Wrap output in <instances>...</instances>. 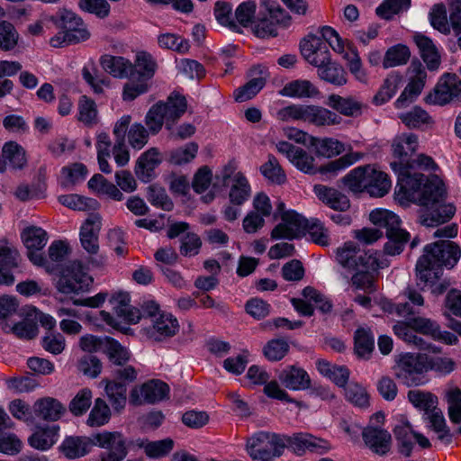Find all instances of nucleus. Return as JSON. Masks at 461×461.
Returning a JSON list of instances; mask_svg holds the SVG:
<instances>
[{
  "label": "nucleus",
  "instance_id": "5fc2aeb1",
  "mask_svg": "<svg viewBox=\"0 0 461 461\" xmlns=\"http://www.w3.org/2000/svg\"><path fill=\"white\" fill-rule=\"evenodd\" d=\"M411 57L408 47L398 44L389 48L384 55L383 66L385 68L406 64Z\"/></svg>",
  "mask_w": 461,
  "mask_h": 461
},
{
  "label": "nucleus",
  "instance_id": "7ed1b4c3",
  "mask_svg": "<svg viewBox=\"0 0 461 461\" xmlns=\"http://www.w3.org/2000/svg\"><path fill=\"white\" fill-rule=\"evenodd\" d=\"M340 183L354 194L366 192L372 197L384 196L392 186L388 175L372 165L352 169L340 179Z\"/></svg>",
  "mask_w": 461,
  "mask_h": 461
},
{
  "label": "nucleus",
  "instance_id": "bf43d9fd",
  "mask_svg": "<svg viewBox=\"0 0 461 461\" xmlns=\"http://www.w3.org/2000/svg\"><path fill=\"white\" fill-rule=\"evenodd\" d=\"M402 78L397 74H390L384 81V84L380 87L379 91L373 98V102L376 105H380L387 102L392 98L395 93L398 85Z\"/></svg>",
  "mask_w": 461,
  "mask_h": 461
},
{
  "label": "nucleus",
  "instance_id": "0e129e2a",
  "mask_svg": "<svg viewBox=\"0 0 461 461\" xmlns=\"http://www.w3.org/2000/svg\"><path fill=\"white\" fill-rule=\"evenodd\" d=\"M163 113L162 102L153 104L147 113L145 123L151 134L155 135L158 133L164 122L166 123V118Z\"/></svg>",
  "mask_w": 461,
  "mask_h": 461
},
{
  "label": "nucleus",
  "instance_id": "a211bd4d",
  "mask_svg": "<svg viewBox=\"0 0 461 461\" xmlns=\"http://www.w3.org/2000/svg\"><path fill=\"white\" fill-rule=\"evenodd\" d=\"M418 137L413 133H402L397 135L392 143V149L394 158H398V162L392 165L394 167L401 166H409L415 167V161L411 160L413 154L418 149Z\"/></svg>",
  "mask_w": 461,
  "mask_h": 461
},
{
  "label": "nucleus",
  "instance_id": "b1692460",
  "mask_svg": "<svg viewBox=\"0 0 461 461\" xmlns=\"http://www.w3.org/2000/svg\"><path fill=\"white\" fill-rule=\"evenodd\" d=\"M313 190L317 197L323 203L335 211L346 212L350 208L348 197L334 187L316 185Z\"/></svg>",
  "mask_w": 461,
  "mask_h": 461
},
{
  "label": "nucleus",
  "instance_id": "680f3d73",
  "mask_svg": "<svg viewBox=\"0 0 461 461\" xmlns=\"http://www.w3.org/2000/svg\"><path fill=\"white\" fill-rule=\"evenodd\" d=\"M375 270L366 269L358 271L351 277V285L357 290H362L366 294H371L376 291L375 277L374 275Z\"/></svg>",
  "mask_w": 461,
  "mask_h": 461
},
{
  "label": "nucleus",
  "instance_id": "4d7b16f0",
  "mask_svg": "<svg viewBox=\"0 0 461 461\" xmlns=\"http://www.w3.org/2000/svg\"><path fill=\"white\" fill-rule=\"evenodd\" d=\"M260 171L266 178L274 184L281 185L286 181L283 168L273 155L268 156L267 161L260 167Z\"/></svg>",
  "mask_w": 461,
  "mask_h": 461
},
{
  "label": "nucleus",
  "instance_id": "9b49d317",
  "mask_svg": "<svg viewBox=\"0 0 461 461\" xmlns=\"http://www.w3.org/2000/svg\"><path fill=\"white\" fill-rule=\"evenodd\" d=\"M426 354L402 356L393 367L395 376L407 386L423 384L425 382L421 374L426 371Z\"/></svg>",
  "mask_w": 461,
  "mask_h": 461
},
{
  "label": "nucleus",
  "instance_id": "f3484780",
  "mask_svg": "<svg viewBox=\"0 0 461 461\" xmlns=\"http://www.w3.org/2000/svg\"><path fill=\"white\" fill-rule=\"evenodd\" d=\"M168 390L166 383L150 380L131 391L130 402L133 405H140L143 402L155 403L166 398Z\"/></svg>",
  "mask_w": 461,
  "mask_h": 461
},
{
  "label": "nucleus",
  "instance_id": "3c124183",
  "mask_svg": "<svg viewBox=\"0 0 461 461\" xmlns=\"http://www.w3.org/2000/svg\"><path fill=\"white\" fill-rule=\"evenodd\" d=\"M104 353L107 355L113 367L119 365H125L130 357V352L126 348L122 347L119 342L112 338L106 337V347Z\"/></svg>",
  "mask_w": 461,
  "mask_h": 461
},
{
  "label": "nucleus",
  "instance_id": "052dcab7",
  "mask_svg": "<svg viewBox=\"0 0 461 461\" xmlns=\"http://www.w3.org/2000/svg\"><path fill=\"white\" fill-rule=\"evenodd\" d=\"M266 80L263 77L250 79L243 86L239 87L234 92V99L242 103L254 97L265 86Z\"/></svg>",
  "mask_w": 461,
  "mask_h": 461
},
{
  "label": "nucleus",
  "instance_id": "20e7f679",
  "mask_svg": "<svg viewBox=\"0 0 461 461\" xmlns=\"http://www.w3.org/2000/svg\"><path fill=\"white\" fill-rule=\"evenodd\" d=\"M146 336L155 341H162L176 334L179 330L177 319L169 312H162L154 301L142 304Z\"/></svg>",
  "mask_w": 461,
  "mask_h": 461
},
{
  "label": "nucleus",
  "instance_id": "a19ab883",
  "mask_svg": "<svg viewBox=\"0 0 461 461\" xmlns=\"http://www.w3.org/2000/svg\"><path fill=\"white\" fill-rule=\"evenodd\" d=\"M250 196V185L245 176L239 172L232 177L229 197L230 201L236 205H241Z\"/></svg>",
  "mask_w": 461,
  "mask_h": 461
},
{
  "label": "nucleus",
  "instance_id": "6e6552de",
  "mask_svg": "<svg viewBox=\"0 0 461 461\" xmlns=\"http://www.w3.org/2000/svg\"><path fill=\"white\" fill-rule=\"evenodd\" d=\"M246 447L254 461H273L283 454L285 442L280 435L259 431L248 438Z\"/></svg>",
  "mask_w": 461,
  "mask_h": 461
},
{
  "label": "nucleus",
  "instance_id": "423d86ee",
  "mask_svg": "<svg viewBox=\"0 0 461 461\" xmlns=\"http://www.w3.org/2000/svg\"><path fill=\"white\" fill-rule=\"evenodd\" d=\"M370 219L375 223H379L385 228V235L388 241L384 244V253L395 256L402 253L410 239V234L400 228L399 217L388 211L372 212Z\"/></svg>",
  "mask_w": 461,
  "mask_h": 461
},
{
  "label": "nucleus",
  "instance_id": "338daca9",
  "mask_svg": "<svg viewBox=\"0 0 461 461\" xmlns=\"http://www.w3.org/2000/svg\"><path fill=\"white\" fill-rule=\"evenodd\" d=\"M306 230L314 243L323 247L330 244V231L318 219L310 220Z\"/></svg>",
  "mask_w": 461,
  "mask_h": 461
},
{
  "label": "nucleus",
  "instance_id": "412c9836",
  "mask_svg": "<svg viewBox=\"0 0 461 461\" xmlns=\"http://www.w3.org/2000/svg\"><path fill=\"white\" fill-rule=\"evenodd\" d=\"M270 18L259 19L255 22L253 32L259 38L274 37L277 35L276 24L287 26L290 17L279 6L268 8Z\"/></svg>",
  "mask_w": 461,
  "mask_h": 461
},
{
  "label": "nucleus",
  "instance_id": "4468645a",
  "mask_svg": "<svg viewBox=\"0 0 461 461\" xmlns=\"http://www.w3.org/2000/svg\"><path fill=\"white\" fill-rule=\"evenodd\" d=\"M93 443L106 451L101 455V461H122L127 455L124 437L117 431H104L93 437Z\"/></svg>",
  "mask_w": 461,
  "mask_h": 461
},
{
  "label": "nucleus",
  "instance_id": "ddd939ff",
  "mask_svg": "<svg viewBox=\"0 0 461 461\" xmlns=\"http://www.w3.org/2000/svg\"><path fill=\"white\" fill-rule=\"evenodd\" d=\"M424 252L423 256H428L432 262L431 269L441 268L442 266L452 268L461 255L459 246L450 240H440L428 245L425 247Z\"/></svg>",
  "mask_w": 461,
  "mask_h": 461
},
{
  "label": "nucleus",
  "instance_id": "9d476101",
  "mask_svg": "<svg viewBox=\"0 0 461 461\" xmlns=\"http://www.w3.org/2000/svg\"><path fill=\"white\" fill-rule=\"evenodd\" d=\"M336 260L343 267L352 270L360 267L372 270L380 267L376 251L361 250L353 241H347L336 249Z\"/></svg>",
  "mask_w": 461,
  "mask_h": 461
},
{
  "label": "nucleus",
  "instance_id": "8fccbe9b",
  "mask_svg": "<svg viewBox=\"0 0 461 461\" xmlns=\"http://www.w3.org/2000/svg\"><path fill=\"white\" fill-rule=\"evenodd\" d=\"M408 399L416 408L424 411L426 414H429L438 404V398L434 394L418 389L410 390Z\"/></svg>",
  "mask_w": 461,
  "mask_h": 461
},
{
  "label": "nucleus",
  "instance_id": "c756f323",
  "mask_svg": "<svg viewBox=\"0 0 461 461\" xmlns=\"http://www.w3.org/2000/svg\"><path fill=\"white\" fill-rule=\"evenodd\" d=\"M187 103L185 96L178 94L170 95L165 103H162V111L166 118V128L171 130L173 125L186 112Z\"/></svg>",
  "mask_w": 461,
  "mask_h": 461
},
{
  "label": "nucleus",
  "instance_id": "aec40b11",
  "mask_svg": "<svg viewBox=\"0 0 461 461\" xmlns=\"http://www.w3.org/2000/svg\"><path fill=\"white\" fill-rule=\"evenodd\" d=\"M461 95V80L455 74H446L437 84L434 93L427 96V102L443 105Z\"/></svg>",
  "mask_w": 461,
  "mask_h": 461
},
{
  "label": "nucleus",
  "instance_id": "49530a36",
  "mask_svg": "<svg viewBox=\"0 0 461 461\" xmlns=\"http://www.w3.org/2000/svg\"><path fill=\"white\" fill-rule=\"evenodd\" d=\"M431 429L438 434V438L447 444L452 440L449 428L447 426L443 412L438 407L432 409L427 414Z\"/></svg>",
  "mask_w": 461,
  "mask_h": 461
},
{
  "label": "nucleus",
  "instance_id": "a18cd8bd",
  "mask_svg": "<svg viewBox=\"0 0 461 461\" xmlns=\"http://www.w3.org/2000/svg\"><path fill=\"white\" fill-rule=\"evenodd\" d=\"M318 76L321 80L329 82L335 86H343L347 83V73L339 64L332 62L331 59L320 68Z\"/></svg>",
  "mask_w": 461,
  "mask_h": 461
},
{
  "label": "nucleus",
  "instance_id": "39448f33",
  "mask_svg": "<svg viewBox=\"0 0 461 461\" xmlns=\"http://www.w3.org/2000/svg\"><path fill=\"white\" fill-rule=\"evenodd\" d=\"M156 63L152 57L145 52L137 54L134 64L131 62L129 80L123 86L122 98L132 101L148 92L149 80L155 74Z\"/></svg>",
  "mask_w": 461,
  "mask_h": 461
},
{
  "label": "nucleus",
  "instance_id": "a878e982",
  "mask_svg": "<svg viewBox=\"0 0 461 461\" xmlns=\"http://www.w3.org/2000/svg\"><path fill=\"white\" fill-rule=\"evenodd\" d=\"M304 122L317 127H326L340 124L342 118L335 112L325 107L306 104Z\"/></svg>",
  "mask_w": 461,
  "mask_h": 461
},
{
  "label": "nucleus",
  "instance_id": "f257e3e1",
  "mask_svg": "<svg viewBox=\"0 0 461 461\" xmlns=\"http://www.w3.org/2000/svg\"><path fill=\"white\" fill-rule=\"evenodd\" d=\"M69 253L70 248L67 242L55 240L48 249V257H43L41 253H31L30 260L35 266L43 267L49 274L60 275L59 291L63 294H78L89 288L93 278L79 260L70 261L64 267L63 263Z\"/></svg>",
  "mask_w": 461,
  "mask_h": 461
},
{
  "label": "nucleus",
  "instance_id": "4be33fe9",
  "mask_svg": "<svg viewBox=\"0 0 461 461\" xmlns=\"http://www.w3.org/2000/svg\"><path fill=\"white\" fill-rule=\"evenodd\" d=\"M131 122V117L124 115L115 123L113 131L114 145L112 150L114 160L120 167L125 166L130 160V152L125 143V136Z\"/></svg>",
  "mask_w": 461,
  "mask_h": 461
},
{
  "label": "nucleus",
  "instance_id": "ea45409f",
  "mask_svg": "<svg viewBox=\"0 0 461 461\" xmlns=\"http://www.w3.org/2000/svg\"><path fill=\"white\" fill-rule=\"evenodd\" d=\"M58 430L57 426L38 428L29 438V443L34 448L46 450L57 441Z\"/></svg>",
  "mask_w": 461,
  "mask_h": 461
},
{
  "label": "nucleus",
  "instance_id": "c9c22d12",
  "mask_svg": "<svg viewBox=\"0 0 461 461\" xmlns=\"http://www.w3.org/2000/svg\"><path fill=\"white\" fill-rule=\"evenodd\" d=\"M399 119L409 129H426L434 124L432 117L422 108L413 107L411 111L399 114Z\"/></svg>",
  "mask_w": 461,
  "mask_h": 461
},
{
  "label": "nucleus",
  "instance_id": "c03bdc74",
  "mask_svg": "<svg viewBox=\"0 0 461 461\" xmlns=\"http://www.w3.org/2000/svg\"><path fill=\"white\" fill-rule=\"evenodd\" d=\"M126 385L117 381H108L105 393L113 409L120 412L126 405Z\"/></svg>",
  "mask_w": 461,
  "mask_h": 461
},
{
  "label": "nucleus",
  "instance_id": "c85d7f7f",
  "mask_svg": "<svg viewBox=\"0 0 461 461\" xmlns=\"http://www.w3.org/2000/svg\"><path fill=\"white\" fill-rule=\"evenodd\" d=\"M326 104L347 117L361 115L364 108V104L354 96L343 97L336 94L329 95Z\"/></svg>",
  "mask_w": 461,
  "mask_h": 461
},
{
  "label": "nucleus",
  "instance_id": "72a5a7b5",
  "mask_svg": "<svg viewBox=\"0 0 461 461\" xmlns=\"http://www.w3.org/2000/svg\"><path fill=\"white\" fill-rule=\"evenodd\" d=\"M21 238L27 249V256L30 258L31 253H41L48 241V233L41 227L30 226L25 228Z\"/></svg>",
  "mask_w": 461,
  "mask_h": 461
},
{
  "label": "nucleus",
  "instance_id": "393cba45",
  "mask_svg": "<svg viewBox=\"0 0 461 461\" xmlns=\"http://www.w3.org/2000/svg\"><path fill=\"white\" fill-rule=\"evenodd\" d=\"M18 251L5 240H0V285L14 284V277L8 271L18 266Z\"/></svg>",
  "mask_w": 461,
  "mask_h": 461
},
{
  "label": "nucleus",
  "instance_id": "6e6d98bb",
  "mask_svg": "<svg viewBox=\"0 0 461 461\" xmlns=\"http://www.w3.org/2000/svg\"><path fill=\"white\" fill-rule=\"evenodd\" d=\"M59 202L64 206L77 211L95 210L98 207V202L96 200L75 194L60 195Z\"/></svg>",
  "mask_w": 461,
  "mask_h": 461
},
{
  "label": "nucleus",
  "instance_id": "bb28decb",
  "mask_svg": "<svg viewBox=\"0 0 461 461\" xmlns=\"http://www.w3.org/2000/svg\"><path fill=\"white\" fill-rule=\"evenodd\" d=\"M161 161L158 149L157 148H150L138 158L135 174L141 181L149 182L154 177V170Z\"/></svg>",
  "mask_w": 461,
  "mask_h": 461
},
{
  "label": "nucleus",
  "instance_id": "f704fd0d",
  "mask_svg": "<svg viewBox=\"0 0 461 461\" xmlns=\"http://www.w3.org/2000/svg\"><path fill=\"white\" fill-rule=\"evenodd\" d=\"M413 433L412 426L407 420H402L393 429L394 438L397 441L399 452L405 456H410L413 448Z\"/></svg>",
  "mask_w": 461,
  "mask_h": 461
},
{
  "label": "nucleus",
  "instance_id": "e433bc0d",
  "mask_svg": "<svg viewBox=\"0 0 461 461\" xmlns=\"http://www.w3.org/2000/svg\"><path fill=\"white\" fill-rule=\"evenodd\" d=\"M280 94L290 97L311 98L317 96L320 91L309 80H294L286 84L280 91Z\"/></svg>",
  "mask_w": 461,
  "mask_h": 461
},
{
  "label": "nucleus",
  "instance_id": "09e8293b",
  "mask_svg": "<svg viewBox=\"0 0 461 461\" xmlns=\"http://www.w3.org/2000/svg\"><path fill=\"white\" fill-rule=\"evenodd\" d=\"M97 107L94 100L82 95L78 102V121L91 127L98 122Z\"/></svg>",
  "mask_w": 461,
  "mask_h": 461
},
{
  "label": "nucleus",
  "instance_id": "0eeeda50",
  "mask_svg": "<svg viewBox=\"0 0 461 461\" xmlns=\"http://www.w3.org/2000/svg\"><path fill=\"white\" fill-rule=\"evenodd\" d=\"M57 25L60 31L50 40L54 48L77 44L89 38L82 19L70 11L63 10L59 14Z\"/></svg>",
  "mask_w": 461,
  "mask_h": 461
},
{
  "label": "nucleus",
  "instance_id": "5701e85b",
  "mask_svg": "<svg viewBox=\"0 0 461 461\" xmlns=\"http://www.w3.org/2000/svg\"><path fill=\"white\" fill-rule=\"evenodd\" d=\"M362 437L366 445L376 455L384 456L391 450L392 436L384 429L366 428Z\"/></svg>",
  "mask_w": 461,
  "mask_h": 461
},
{
  "label": "nucleus",
  "instance_id": "79ce46f5",
  "mask_svg": "<svg viewBox=\"0 0 461 461\" xmlns=\"http://www.w3.org/2000/svg\"><path fill=\"white\" fill-rule=\"evenodd\" d=\"M2 153L4 158L14 169H23L26 167L27 157L25 149L17 142H6L2 149Z\"/></svg>",
  "mask_w": 461,
  "mask_h": 461
},
{
  "label": "nucleus",
  "instance_id": "dca6fc26",
  "mask_svg": "<svg viewBox=\"0 0 461 461\" xmlns=\"http://www.w3.org/2000/svg\"><path fill=\"white\" fill-rule=\"evenodd\" d=\"M410 82L400 97L396 100L397 108H403L421 93L427 77V73L420 61L413 60L409 68Z\"/></svg>",
  "mask_w": 461,
  "mask_h": 461
},
{
  "label": "nucleus",
  "instance_id": "37998d69",
  "mask_svg": "<svg viewBox=\"0 0 461 461\" xmlns=\"http://www.w3.org/2000/svg\"><path fill=\"white\" fill-rule=\"evenodd\" d=\"M88 187L98 194H105L115 201H122L123 198V194L118 187L100 174H95L88 181Z\"/></svg>",
  "mask_w": 461,
  "mask_h": 461
},
{
  "label": "nucleus",
  "instance_id": "6ab92c4d",
  "mask_svg": "<svg viewBox=\"0 0 461 461\" xmlns=\"http://www.w3.org/2000/svg\"><path fill=\"white\" fill-rule=\"evenodd\" d=\"M300 47L305 60L317 68L331 59L329 46L320 37L309 35L301 42Z\"/></svg>",
  "mask_w": 461,
  "mask_h": 461
},
{
  "label": "nucleus",
  "instance_id": "1a4fd4ad",
  "mask_svg": "<svg viewBox=\"0 0 461 461\" xmlns=\"http://www.w3.org/2000/svg\"><path fill=\"white\" fill-rule=\"evenodd\" d=\"M415 167L401 166L394 167L398 173V181L395 189V195L400 203L412 202L420 203L423 197L424 185L431 179H426L420 173L412 172Z\"/></svg>",
  "mask_w": 461,
  "mask_h": 461
},
{
  "label": "nucleus",
  "instance_id": "7c9ffc66",
  "mask_svg": "<svg viewBox=\"0 0 461 461\" xmlns=\"http://www.w3.org/2000/svg\"><path fill=\"white\" fill-rule=\"evenodd\" d=\"M278 378L286 388L292 390L306 389L311 384L307 372L296 366H290L284 369Z\"/></svg>",
  "mask_w": 461,
  "mask_h": 461
},
{
  "label": "nucleus",
  "instance_id": "69168bd1",
  "mask_svg": "<svg viewBox=\"0 0 461 461\" xmlns=\"http://www.w3.org/2000/svg\"><path fill=\"white\" fill-rule=\"evenodd\" d=\"M148 200L152 205L164 211H171L174 207V203L166 190L156 185L149 186Z\"/></svg>",
  "mask_w": 461,
  "mask_h": 461
},
{
  "label": "nucleus",
  "instance_id": "774afa93",
  "mask_svg": "<svg viewBox=\"0 0 461 461\" xmlns=\"http://www.w3.org/2000/svg\"><path fill=\"white\" fill-rule=\"evenodd\" d=\"M92 402V392L88 388L81 389L69 403V411L75 416H81L90 408Z\"/></svg>",
  "mask_w": 461,
  "mask_h": 461
},
{
  "label": "nucleus",
  "instance_id": "2eb2a0df",
  "mask_svg": "<svg viewBox=\"0 0 461 461\" xmlns=\"http://www.w3.org/2000/svg\"><path fill=\"white\" fill-rule=\"evenodd\" d=\"M395 312L399 316L406 318V321H398L397 323H403L408 325V328L413 330L415 332L430 337L432 339L433 337H437L438 334V324L437 321L429 318L415 316L417 312H415L413 306H411L409 303L397 304L395 306Z\"/></svg>",
  "mask_w": 461,
  "mask_h": 461
},
{
  "label": "nucleus",
  "instance_id": "13d9d810",
  "mask_svg": "<svg viewBox=\"0 0 461 461\" xmlns=\"http://www.w3.org/2000/svg\"><path fill=\"white\" fill-rule=\"evenodd\" d=\"M159 47L180 54H185L190 49L189 41L174 33H163L158 38Z\"/></svg>",
  "mask_w": 461,
  "mask_h": 461
},
{
  "label": "nucleus",
  "instance_id": "603ef678",
  "mask_svg": "<svg viewBox=\"0 0 461 461\" xmlns=\"http://www.w3.org/2000/svg\"><path fill=\"white\" fill-rule=\"evenodd\" d=\"M80 244L84 250L89 255L88 264L93 267H103L105 265V259L104 257L99 256L94 258L93 256H96L99 252V236H79Z\"/></svg>",
  "mask_w": 461,
  "mask_h": 461
},
{
  "label": "nucleus",
  "instance_id": "f8f14e48",
  "mask_svg": "<svg viewBox=\"0 0 461 461\" xmlns=\"http://www.w3.org/2000/svg\"><path fill=\"white\" fill-rule=\"evenodd\" d=\"M432 262L428 256H421L416 264V286L424 290L426 286L431 288V293L435 295L442 294L450 285L449 282L443 280L438 282L442 276V268L431 269Z\"/></svg>",
  "mask_w": 461,
  "mask_h": 461
},
{
  "label": "nucleus",
  "instance_id": "58836bf2",
  "mask_svg": "<svg viewBox=\"0 0 461 461\" xmlns=\"http://www.w3.org/2000/svg\"><path fill=\"white\" fill-rule=\"evenodd\" d=\"M100 63L102 68L113 77L129 79L131 62L123 57L104 55L101 58Z\"/></svg>",
  "mask_w": 461,
  "mask_h": 461
},
{
  "label": "nucleus",
  "instance_id": "cd10ccee",
  "mask_svg": "<svg viewBox=\"0 0 461 461\" xmlns=\"http://www.w3.org/2000/svg\"><path fill=\"white\" fill-rule=\"evenodd\" d=\"M66 408L55 398L44 397L37 400L33 404V412L36 417L46 421H56L61 418Z\"/></svg>",
  "mask_w": 461,
  "mask_h": 461
},
{
  "label": "nucleus",
  "instance_id": "de8ad7c7",
  "mask_svg": "<svg viewBox=\"0 0 461 461\" xmlns=\"http://www.w3.org/2000/svg\"><path fill=\"white\" fill-rule=\"evenodd\" d=\"M111 140L106 132H101L96 137V149L97 160L100 170L105 174L112 172V167L108 163V158L111 157Z\"/></svg>",
  "mask_w": 461,
  "mask_h": 461
},
{
  "label": "nucleus",
  "instance_id": "473e14b6",
  "mask_svg": "<svg viewBox=\"0 0 461 461\" xmlns=\"http://www.w3.org/2000/svg\"><path fill=\"white\" fill-rule=\"evenodd\" d=\"M413 39L427 68L429 70L438 69L440 65V55L433 41L422 34H416Z\"/></svg>",
  "mask_w": 461,
  "mask_h": 461
},
{
  "label": "nucleus",
  "instance_id": "e2e57ef3",
  "mask_svg": "<svg viewBox=\"0 0 461 461\" xmlns=\"http://www.w3.org/2000/svg\"><path fill=\"white\" fill-rule=\"evenodd\" d=\"M311 139V144L316 148V152L320 156L330 158L340 154L344 150L343 144L337 140L324 139L319 140L312 137Z\"/></svg>",
  "mask_w": 461,
  "mask_h": 461
},
{
  "label": "nucleus",
  "instance_id": "2f4dec72",
  "mask_svg": "<svg viewBox=\"0 0 461 461\" xmlns=\"http://www.w3.org/2000/svg\"><path fill=\"white\" fill-rule=\"evenodd\" d=\"M111 302L116 303L114 306L118 316L122 317L124 321L130 323H137L140 320L144 321L143 309L141 311L130 305V296L127 293H118L113 294Z\"/></svg>",
  "mask_w": 461,
  "mask_h": 461
},
{
  "label": "nucleus",
  "instance_id": "f03ea898",
  "mask_svg": "<svg viewBox=\"0 0 461 461\" xmlns=\"http://www.w3.org/2000/svg\"><path fill=\"white\" fill-rule=\"evenodd\" d=\"M446 187L438 177L424 185L423 197L419 203V222L427 227H435L448 221L456 212L452 203H446Z\"/></svg>",
  "mask_w": 461,
  "mask_h": 461
},
{
  "label": "nucleus",
  "instance_id": "864d4df0",
  "mask_svg": "<svg viewBox=\"0 0 461 461\" xmlns=\"http://www.w3.org/2000/svg\"><path fill=\"white\" fill-rule=\"evenodd\" d=\"M110 418L111 410L106 402L102 398H97L95 401L86 422L91 427H99L106 424Z\"/></svg>",
  "mask_w": 461,
  "mask_h": 461
},
{
  "label": "nucleus",
  "instance_id": "4c0bfd02",
  "mask_svg": "<svg viewBox=\"0 0 461 461\" xmlns=\"http://www.w3.org/2000/svg\"><path fill=\"white\" fill-rule=\"evenodd\" d=\"M375 340L369 329L358 328L354 334V352L359 358H368L374 350Z\"/></svg>",
  "mask_w": 461,
  "mask_h": 461
}]
</instances>
